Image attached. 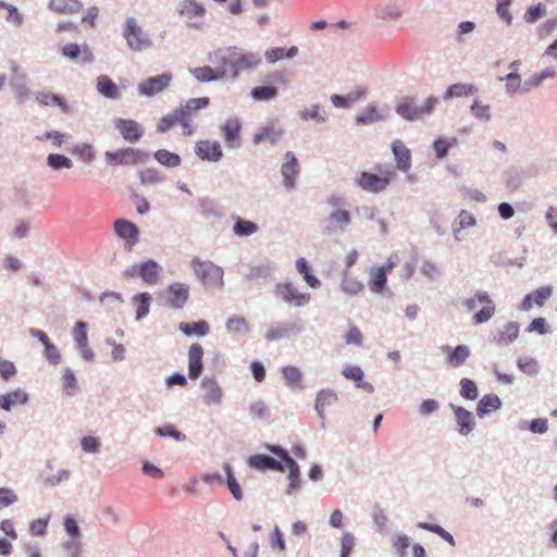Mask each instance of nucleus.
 Wrapping results in <instances>:
<instances>
[{"label":"nucleus","instance_id":"nucleus-41","mask_svg":"<svg viewBox=\"0 0 557 557\" xmlns=\"http://www.w3.org/2000/svg\"><path fill=\"white\" fill-rule=\"evenodd\" d=\"M366 90H357L347 96L333 95L331 97L332 103L337 108H349L354 102L364 96Z\"/></svg>","mask_w":557,"mask_h":557},{"label":"nucleus","instance_id":"nucleus-61","mask_svg":"<svg viewBox=\"0 0 557 557\" xmlns=\"http://www.w3.org/2000/svg\"><path fill=\"white\" fill-rule=\"evenodd\" d=\"M355 545V539L352 534L345 533L341 540V557H349Z\"/></svg>","mask_w":557,"mask_h":557},{"label":"nucleus","instance_id":"nucleus-64","mask_svg":"<svg viewBox=\"0 0 557 557\" xmlns=\"http://www.w3.org/2000/svg\"><path fill=\"white\" fill-rule=\"evenodd\" d=\"M363 335L357 326H352L345 335L346 344H355L360 346L362 344Z\"/></svg>","mask_w":557,"mask_h":557},{"label":"nucleus","instance_id":"nucleus-17","mask_svg":"<svg viewBox=\"0 0 557 557\" xmlns=\"http://www.w3.org/2000/svg\"><path fill=\"white\" fill-rule=\"evenodd\" d=\"M338 403L337 394L331 389H321L315 399V410L321 420L325 419L327 412L333 411Z\"/></svg>","mask_w":557,"mask_h":557},{"label":"nucleus","instance_id":"nucleus-56","mask_svg":"<svg viewBox=\"0 0 557 557\" xmlns=\"http://www.w3.org/2000/svg\"><path fill=\"white\" fill-rule=\"evenodd\" d=\"M518 66H519V61L511 62L510 69L512 70V72L507 74L505 77L508 81L507 89L510 92H515L520 87V77L517 74Z\"/></svg>","mask_w":557,"mask_h":557},{"label":"nucleus","instance_id":"nucleus-30","mask_svg":"<svg viewBox=\"0 0 557 557\" xmlns=\"http://www.w3.org/2000/svg\"><path fill=\"white\" fill-rule=\"evenodd\" d=\"M35 99L42 106H57L59 107L62 112L64 113H69L70 112V107L69 104L66 103V101L53 94V92H50V91H39L35 95Z\"/></svg>","mask_w":557,"mask_h":557},{"label":"nucleus","instance_id":"nucleus-60","mask_svg":"<svg viewBox=\"0 0 557 557\" xmlns=\"http://www.w3.org/2000/svg\"><path fill=\"white\" fill-rule=\"evenodd\" d=\"M17 500V496L13 490L8 487L0 488V509L14 504Z\"/></svg>","mask_w":557,"mask_h":557},{"label":"nucleus","instance_id":"nucleus-9","mask_svg":"<svg viewBox=\"0 0 557 557\" xmlns=\"http://www.w3.org/2000/svg\"><path fill=\"white\" fill-rule=\"evenodd\" d=\"M172 82V75L170 73H163L158 76L149 77L143 81L138 85V92L141 96L152 97L163 90H165Z\"/></svg>","mask_w":557,"mask_h":557},{"label":"nucleus","instance_id":"nucleus-4","mask_svg":"<svg viewBox=\"0 0 557 557\" xmlns=\"http://www.w3.org/2000/svg\"><path fill=\"white\" fill-rule=\"evenodd\" d=\"M123 37L128 48L134 51H143L151 46L149 36L141 29L134 17L126 18Z\"/></svg>","mask_w":557,"mask_h":557},{"label":"nucleus","instance_id":"nucleus-6","mask_svg":"<svg viewBox=\"0 0 557 557\" xmlns=\"http://www.w3.org/2000/svg\"><path fill=\"white\" fill-rule=\"evenodd\" d=\"M210 100L208 97L191 98L175 109L181 119V126L183 127L185 135L190 136L194 133L190 124L194 113L200 109L206 108Z\"/></svg>","mask_w":557,"mask_h":557},{"label":"nucleus","instance_id":"nucleus-11","mask_svg":"<svg viewBox=\"0 0 557 557\" xmlns=\"http://www.w3.org/2000/svg\"><path fill=\"white\" fill-rule=\"evenodd\" d=\"M228 57L233 58L236 61V67L234 70V78H236L242 71H249L257 67L261 59L260 57L250 51H244L237 47H235V51H232L233 54L226 52Z\"/></svg>","mask_w":557,"mask_h":557},{"label":"nucleus","instance_id":"nucleus-47","mask_svg":"<svg viewBox=\"0 0 557 557\" xmlns=\"http://www.w3.org/2000/svg\"><path fill=\"white\" fill-rule=\"evenodd\" d=\"M233 230L237 236H249L258 231V225L255 222L238 218Z\"/></svg>","mask_w":557,"mask_h":557},{"label":"nucleus","instance_id":"nucleus-28","mask_svg":"<svg viewBox=\"0 0 557 557\" xmlns=\"http://www.w3.org/2000/svg\"><path fill=\"white\" fill-rule=\"evenodd\" d=\"M193 76L201 83H208L216 79H221L225 77L224 70L212 69L210 66H200L191 70Z\"/></svg>","mask_w":557,"mask_h":557},{"label":"nucleus","instance_id":"nucleus-44","mask_svg":"<svg viewBox=\"0 0 557 557\" xmlns=\"http://www.w3.org/2000/svg\"><path fill=\"white\" fill-rule=\"evenodd\" d=\"M296 268H297L298 272L304 276V280L310 287L317 288L320 286V281L314 275H312L310 273L309 265L305 258H299L297 260Z\"/></svg>","mask_w":557,"mask_h":557},{"label":"nucleus","instance_id":"nucleus-22","mask_svg":"<svg viewBox=\"0 0 557 557\" xmlns=\"http://www.w3.org/2000/svg\"><path fill=\"white\" fill-rule=\"evenodd\" d=\"M240 129L242 125L237 119H230L221 126V132L228 147L239 146Z\"/></svg>","mask_w":557,"mask_h":557},{"label":"nucleus","instance_id":"nucleus-46","mask_svg":"<svg viewBox=\"0 0 557 557\" xmlns=\"http://www.w3.org/2000/svg\"><path fill=\"white\" fill-rule=\"evenodd\" d=\"M281 132L275 131L273 127H264L259 133L255 134L253 136V143L260 144L262 141H270L272 145L277 144Z\"/></svg>","mask_w":557,"mask_h":557},{"label":"nucleus","instance_id":"nucleus-18","mask_svg":"<svg viewBox=\"0 0 557 557\" xmlns=\"http://www.w3.org/2000/svg\"><path fill=\"white\" fill-rule=\"evenodd\" d=\"M203 348L199 343H194L188 349V376L197 380L203 370Z\"/></svg>","mask_w":557,"mask_h":557},{"label":"nucleus","instance_id":"nucleus-37","mask_svg":"<svg viewBox=\"0 0 557 557\" xmlns=\"http://www.w3.org/2000/svg\"><path fill=\"white\" fill-rule=\"evenodd\" d=\"M455 416L457 419V423L459 425V432L461 434H468L472 431L474 422L472 418V413L462 407H458L455 409Z\"/></svg>","mask_w":557,"mask_h":557},{"label":"nucleus","instance_id":"nucleus-52","mask_svg":"<svg viewBox=\"0 0 557 557\" xmlns=\"http://www.w3.org/2000/svg\"><path fill=\"white\" fill-rule=\"evenodd\" d=\"M283 376L286 383L290 386L297 385L301 382L302 374L300 370L294 366H287L282 369Z\"/></svg>","mask_w":557,"mask_h":557},{"label":"nucleus","instance_id":"nucleus-35","mask_svg":"<svg viewBox=\"0 0 557 557\" xmlns=\"http://www.w3.org/2000/svg\"><path fill=\"white\" fill-rule=\"evenodd\" d=\"M180 330L187 336L197 335L205 336L209 333L210 326L206 321H197V322H182L180 324Z\"/></svg>","mask_w":557,"mask_h":557},{"label":"nucleus","instance_id":"nucleus-27","mask_svg":"<svg viewBox=\"0 0 557 557\" xmlns=\"http://www.w3.org/2000/svg\"><path fill=\"white\" fill-rule=\"evenodd\" d=\"M83 4L81 0H50L49 8L58 14L78 13Z\"/></svg>","mask_w":557,"mask_h":557},{"label":"nucleus","instance_id":"nucleus-8","mask_svg":"<svg viewBox=\"0 0 557 557\" xmlns=\"http://www.w3.org/2000/svg\"><path fill=\"white\" fill-rule=\"evenodd\" d=\"M106 159L113 165H134L145 160L146 153L134 148H122L116 151H107Z\"/></svg>","mask_w":557,"mask_h":557},{"label":"nucleus","instance_id":"nucleus-24","mask_svg":"<svg viewBox=\"0 0 557 557\" xmlns=\"http://www.w3.org/2000/svg\"><path fill=\"white\" fill-rule=\"evenodd\" d=\"M392 150L395 156L397 168L403 172H408L411 165L410 150L401 140H395L392 145Z\"/></svg>","mask_w":557,"mask_h":557},{"label":"nucleus","instance_id":"nucleus-36","mask_svg":"<svg viewBox=\"0 0 557 557\" xmlns=\"http://www.w3.org/2000/svg\"><path fill=\"white\" fill-rule=\"evenodd\" d=\"M518 335L519 324L517 322H509L504 325L495 341L497 345H508L512 343Z\"/></svg>","mask_w":557,"mask_h":557},{"label":"nucleus","instance_id":"nucleus-5","mask_svg":"<svg viewBox=\"0 0 557 557\" xmlns=\"http://www.w3.org/2000/svg\"><path fill=\"white\" fill-rule=\"evenodd\" d=\"M437 103V99L429 97L422 106L414 104L412 99L406 98L397 106V113L406 120H418L430 114Z\"/></svg>","mask_w":557,"mask_h":557},{"label":"nucleus","instance_id":"nucleus-45","mask_svg":"<svg viewBox=\"0 0 557 557\" xmlns=\"http://www.w3.org/2000/svg\"><path fill=\"white\" fill-rule=\"evenodd\" d=\"M392 268V265H388V270ZM387 276V269L386 268H380L376 270L373 280L369 283L370 290L373 293H381L383 292L385 285H386V278Z\"/></svg>","mask_w":557,"mask_h":557},{"label":"nucleus","instance_id":"nucleus-48","mask_svg":"<svg viewBox=\"0 0 557 557\" xmlns=\"http://www.w3.org/2000/svg\"><path fill=\"white\" fill-rule=\"evenodd\" d=\"M47 162L53 170L71 169L73 166V162L70 158L59 153H50L47 158Z\"/></svg>","mask_w":557,"mask_h":557},{"label":"nucleus","instance_id":"nucleus-34","mask_svg":"<svg viewBox=\"0 0 557 557\" xmlns=\"http://www.w3.org/2000/svg\"><path fill=\"white\" fill-rule=\"evenodd\" d=\"M502 401L497 395L488 394L483 396L476 406V413L483 417L492 411L499 409Z\"/></svg>","mask_w":557,"mask_h":557},{"label":"nucleus","instance_id":"nucleus-10","mask_svg":"<svg viewBox=\"0 0 557 557\" xmlns=\"http://www.w3.org/2000/svg\"><path fill=\"white\" fill-rule=\"evenodd\" d=\"M114 127L119 131L123 139L131 144L139 141L144 135L143 126L132 119L119 117L114 121Z\"/></svg>","mask_w":557,"mask_h":557},{"label":"nucleus","instance_id":"nucleus-26","mask_svg":"<svg viewBox=\"0 0 557 557\" xmlns=\"http://www.w3.org/2000/svg\"><path fill=\"white\" fill-rule=\"evenodd\" d=\"M96 88L106 98L117 99L120 97V88L108 75L97 77Z\"/></svg>","mask_w":557,"mask_h":557},{"label":"nucleus","instance_id":"nucleus-49","mask_svg":"<svg viewBox=\"0 0 557 557\" xmlns=\"http://www.w3.org/2000/svg\"><path fill=\"white\" fill-rule=\"evenodd\" d=\"M176 124L181 125V119H180L176 110H174L173 112L163 115L159 120V122L157 124V131L159 133H165L166 131H169L171 127H173Z\"/></svg>","mask_w":557,"mask_h":557},{"label":"nucleus","instance_id":"nucleus-16","mask_svg":"<svg viewBox=\"0 0 557 557\" xmlns=\"http://www.w3.org/2000/svg\"><path fill=\"white\" fill-rule=\"evenodd\" d=\"M166 302L175 309L183 308L189 298V287L183 283H173L168 286Z\"/></svg>","mask_w":557,"mask_h":557},{"label":"nucleus","instance_id":"nucleus-53","mask_svg":"<svg viewBox=\"0 0 557 557\" xmlns=\"http://www.w3.org/2000/svg\"><path fill=\"white\" fill-rule=\"evenodd\" d=\"M460 395L466 399H475L478 397L475 383L469 379H462L460 381Z\"/></svg>","mask_w":557,"mask_h":557},{"label":"nucleus","instance_id":"nucleus-58","mask_svg":"<svg viewBox=\"0 0 557 557\" xmlns=\"http://www.w3.org/2000/svg\"><path fill=\"white\" fill-rule=\"evenodd\" d=\"M363 288L360 281L351 277H344L342 281V289L349 295H357Z\"/></svg>","mask_w":557,"mask_h":557},{"label":"nucleus","instance_id":"nucleus-1","mask_svg":"<svg viewBox=\"0 0 557 557\" xmlns=\"http://www.w3.org/2000/svg\"><path fill=\"white\" fill-rule=\"evenodd\" d=\"M394 178L395 172L391 166L377 165L375 172H361L357 184L366 191L377 194L386 189Z\"/></svg>","mask_w":557,"mask_h":557},{"label":"nucleus","instance_id":"nucleus-57","mask_svg":"<svg viewBox=\"0 0 557 557\" xmlns=\"http://www.w3.org/2000/svg\"><path fill=\"white\" fill-rule=\"evenodd\" d=\"M299 114L304 121L314 120L318 123H322L325 121V117L320 113L319 104H313L310 108H306L302 111H300Z\"/></svg>","mask_w":557,"mask_h":557},{"label":"nucleus","instance_id":"nucleus-12","mask_svg":"<svg viewBox=\"0 0 557 557\" xmlns=\"http://www.w3.org/2000/svg\"><path fill=\"white\" fill-rule=\"evenodd\" d=\"M276 294L286 302L301 307L310 301V295L300 293L292 283L278 284L276 286Z\"/></svg>","mask_w":557,"mask_h":557},{"label":"nucleus","instance_id":"nucleus-63","mask_svg":"<svg viewBox=\"0 0 557 557\" xmlns=\"http://www.w3.org/2000/svg\"><path fill=\"white\" fill-rule=\"evenodd\" d=\"M16 374V368L13 362L3 360L0 361V375L4 381H9Z\"/></svg>","mask_w":557,"mask_h":557},{"label":"nucleus","instance_id":"nucleus-33","mask_svg":"<svg viewBox=\"0 0 557 557\" xmlns=\"http://www.w3.org/2000/svg\"><path fill=\"white\" fill-rule=\"evenodd\" d=\"M27 400V394L22 389H16L0 396V407L5 411H10L12 406L25 404Z\"/></svg>","mask_w":557,"mask_h":557},{"label":"nucleus","instance_id":"nucleus-32","mask_svg":"<svg viewBox=\"0 0 557 557\" xmlns=\"http://www.w3.org/2000/svg\"><path fill=\"white\" fill-rule=\"evenodd\" d=\"M446 351L448 363L455 368L463 364L470 356V349L466 345H458L454 349L447 347Z\"/></svg>","mask_w":557,"mask_h":557},{"label":"nucleus","instance_id":"nucleus-39","mask_svg":"<svg viewBox=\"0 0 557 557\" xmlns=\"http://www.w3.org/2000/svg\"><path fill=\"white\" fill-rule=\"evenodd\" d=\"M223 470L225 471V474H226V484H227V487H228L231 494L233 495V497L236 500H242L244 497V494H243L239 483L237 482V480L233 473L232 467L228 463H224Z\"/></svg>","mask_w":557,"mask_h":557},{"label":"nucleus","instance_id":"nucleus-19","mask_svg":"<svg viewBox=\"0 0 557 557\" xmlns=\"http://www.w3.org/2000/svg\"><path fill=\"white\" fill-rule=\"evenodd\" d=\"M62 54L71 60H78L81 63L90 64L94 62V53L88 46H78L77 44H66L62 48Z\"/></svg>","mask_w":557,"mask_h":557},{"label":"nucleus","instance_id":"nucleus-2","mask_svg":"<svg viewBox=\"0 0 557 557\" xmlns=\"http://www.w3.org/2000/svg\"><path fill=\"white\" fill-rule=\"evenodd\" d=\"M463 305L470 312L481 308L473 315L475 324H482L488 321L496 311L495 304L486 292H476L473 297L466 299Z\"/></svg>","mask_w":557,"mask_h":557},{"label":"nucleus","instance_id":"nucleus-20","mask_svg":"<svg viewBox=\"0 0 557 557\" xmlns=\"http://www.w3.org/2000/svg\"><path fill=\"white\" fill-rule=\"evenodd\" d=\"M196 153L201 160L219 161L223 153L218 141L200 140L196 144Z\"/></svg>","mask_w":557,"mask_h":557},{"label":"nucleus","instance_id":"nucleus-62","mask_svg":"<svg viewBox=\"0 0 557 557\" xmlns=\"http://www.w3.org/2000/svg\"><path fill=\"white\" fill-rule=\"evenodd\" d=\"M343 375L348 379L352 380L355 382H360L363 379V371L358 366H347L343 369Z\"/></svg>","mask_w":557,"mask_h":557},{"label":"nucleus","instance_id":"nucleus-42","mask_svg":"<svg viewBox=\"0 0 557 557\" xmlns=\"http://www.w3.org/2000/svg\"><path fill=\"white\" fill-rule=\"evenodd\" d=\"M206 393L203 395L205 403L208 405L219 404L222 398V389L216 382L210 381L203 384Z\"/></svg>","mask_w":557,"mask_h":557},{"label":"nucleus","instance_id":"nucleus-15","mask_svg":"<svg viewBox=\"0 0 557 557\" xmlns=\"http://www.w3.org/2000/svg\"><path fill=\"white\" fill-rule=\"evenodd\" d=\"M299 163L295 154L290 151L285 153V160L281 168L283 175V184L287 189H293L296 186V176L299 174Z\"/></svg>","mask_w":557,"mask_h":557},{"label":"nucleus","instance_id":"nucleus-40","mask_svg":"<svg viewBox=\"0 0 557 557\" xmlns=\"http://www.w3.org/2000/svg\"><path fill=\"white\" fill-rule=\"evenodd\" d=\"M151 296L148 293H140L133 298V302L136 305V319L141 320L149 313Z\"/></svg>","mask_w":557,"mask_h":557},{"label":"nucleus","instance_id":"nucleus-38","mask_svg":"<svg viewBox=\"0 0 557 557\" xmlns=\"http://www.w3.org/2000/svg\"><path fill=\"white\" fill-rule=\"evenodd\" d=\"M478 88L471 84L457 83L447 88L444 94V99H450L455 97H466L476 92Z\"/></svg>","mask_w":557,"mask_h":557},{"label":"nucleus","instance_id":"nucleus-43","mask_svg":"<svg viewBox=\"0 0 557 557\" xmlns=\"http://www.w3.org/2000/svg\"><path fill=\"white\" fill-rule=\"evenodd\" d=\"M156 160L168 168H176L181 164V158L174 152H170L165 149H160L154 153Z\"/></svg>","mask_w":557,"mask_h":557},{"label":"nucleus","instance_id":"nucleus-54","mask_svg":"<svg viewBox=\"0 0 557 557\" xmlns=\"http://www.w3.org/2000/svg\"><path fill=\"white\" fill-rule=\"evenodd\" d=\"M226 329L232 333H244L248 331V322L243 317H232L226 321Z\"/></svg>","mask_w":557,"mask_h":557},{"label":"nucleus","instance_id":"nucleus-31","mask_svg":"<svg viewBox=\"0 0 557 557\" xmlns=\"http://www.w3.org/2000/svg\"><path fill=\"white\" fill-rule=\"evenodd\" d=\"M283 466L284 468L286 467L289 470V486L287 488V494H292L293 492L298 491L300 488V470L298 465L292 457H286L285 463Z\"/></svg>","mask_w":557,"mask_h":557},{"label":"nucleus","instance_id":"nucleus-55","mask_svg":"<svg viewBox=\"0 0 557 557\" xmlns=\"http://www.w3.org/2000/svg\"><path fill=\"white\" fill-rule=\"evenodd\" d=\"M471 113L480 120L488 121L491 117L490 106L475 99L471 106Z\"/></svg>","mask_w":557,"mask_h":557},{"label":"nucleus","instance_id":"nucleus-13","mask_svg":"<svg viewBox=\"0 0 557 557\" xmlns=\"http://www.w3.org/2000/svg\"><path fill=\"white\" fill-rule=\"evenodd\" d=\"M232 51H235V47L216 49L210 54L209 60L218 66V70L225 71V77L230 75L234 78L236 61L226 53L228 52L230 54H233Z\"/></svg>","mask_w":557,"mask_h":557},{"label":"nucleus","instance_id":"nucleus-23","mask_svg":"<svg viewBox=\"0 0 557 557\" xmlns=\"http://www.w3.org/2000/svg\"><path fill=\"white\" fill-rule=\"evenodd\" d=\"M249 467L258 470H275L283 472L284 466L282 462L275 460L274 458L267 455H253L248 459Z\"/></svg>","mask_w":557,"mask_h":557},{"label":"nucleus","instance_id":"nucleus-50","mask_svg":"<svg viewBox=\"0 0 557 557\" xmlns=\"http://www.w3.org/2000/svg\"><path fill=\"white\" fill-rule=\"evenodd\" d=\"M277 89L272 86H259L251 90V97L258 101H264L275 98Z\"/></svg>","mask_w":557,"mask_h":557},{"label":"nucleus","instance_id":"nucleus-14","mask_svg":"<svg viewBox=\"0 0 557 557\" xmlns=\"http://www.w3.org/2000/svg\"><path fill=\"white\" fill-rule=\"evenodd\" d=\"M113 228L115 234L125 240L128 249H132L139 239L137 225L126 219H117L113 224Z\"/></svg>","mask_w":557,"mask_h":557},{"label":"nucleus","instance_id":"nucleus-3","mask_svg":"<svg viewBox=\"0 0 557 557\" xmlns=\"http://www.w3.org/2000/svg\"><path fill=\"white\" fill-rule=\"evenodd\" d=\"M191 268L197 277L208 286L221 287L223 285V270L211 261L199 258L191 260Z\"/></svg>","mask_w":557,"mask_h":557},{"label":"nucleus","instance_id":"nucleus-25","mask_svg":"<svg viewBox=\"0 0 557 557\" xmlns=\"http://www.w3.org/2000/svg\"><path fill=\"white\" fill-rule=\"evenodd\" d=\"M177 12L181 16L191 20L194 17L203 16L206 8L196 0H183L177 7Z\"/></svg>","mask_w":557,"mask_h":557},{"label":"nucleus","instance_id":"nucleus-29","mask_svg":"<svg viewBox=\"0 0 557 557\" xmlns=\"http://www.w3.org/2000/svg\"><path fill=\"white\" fill-rule=\"evenodd\" d=\"M298 54V48L293 46L290 48L275 47L265 51L264 57L268 63H275L284 59H293Z\"/></svg>","mask_w":557,"mask_h":557},{"label":"nucleus","instance_id":"nucleus-59","mask_svg":"<svg viewBox=\"0 0 557 557\" xmlns=\"http://www.w3.org/2000/svg\"><path fill=\"white\" fill-rule=\"evenodd\" d=\"M74 339L77 346H84L88 343L87 325L85 322H77L74 330Z\"/></svg>","mask_w":557,"mask_h":557},{"label":"nucleus","instance_id":"nucleus-7","mask_svg":"<svg viewBox=\"0 0 557 557\" xmlns=\"http://www.w3.org/2000/svg\"><path fill=\"white\" fill-rule=\"evenodd\" d=\"M160 267L157 262L149 260L139 264H134L124 271V276L128 278L141 277L149 285L158 282Z\"/></svg>","mask_w":557,"mask_h":557},{"label":"nucleus","instance_id":"nucleus-21","mask_svg":"<svg viewBox=\"0 0 557 557\" xmlns=\"http://www.w3.org/2000/svg\"><path fill=\"white\" fill-rule=\"evenodd\" d=\"M552 294L553 289L550 286H542L524 297L521 309L528 311L532 309L533 305L542 307Z\"/></svg>","mask_w":557,"mask_h":557},{"label":"nucleus","instance_id":"nucleus-51","mask_svg":"<svg viewBox=\"0 0 557 557\" xmlns=\"http://www.w3.org/2000/svg\"><path fill=\"white\" fill-rule=\"evenodd\" d=\"M418 527L423 529V530H428V531H431L433 533H436L443 540L448 542L451 546H455V540H454L453 535L449 532H447L446 530H444L441 525H438V524H430V523H426V522H419Z\"/></svg>","mask_w":557,"mask_h":557}]
</instances>
